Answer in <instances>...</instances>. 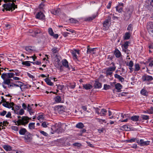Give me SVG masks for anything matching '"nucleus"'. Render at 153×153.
Wrapping results in <instances>:
<instances>
[{"label":"nucleus","mask_w":153,"mask_h":153,"mask_svg":"<svg viewBox=\"0 0 153 153\" xmlns=\"http://www.w3.org/2000/svg\"><path fill=\"white\" fill-rule=\"evenodd\" d=\"M48 32L49 34L51 36L53 35L54 33L52 29L51 28H49L48 29Z\"/></svg>","instance_id":"47"},{"label":"nucleus","mask_w":153,"mask_h":153,"mask_svg":"<svg viewBox=\"0 0 153 153\" xmlns=\"http://www.w3.org/2000/svg\"><path fill=\"white\" fill-rule=\"evenodd\" d=\"M7 112L5 111H3L1 112H0V115L1 116H4L6 114Z\"/></svg>","instance_id":"61"},{"label":"nucleus","mask_w":153,"mask_h":153,"mask_svg":"<svg viewBox=\"0 0 153 153\" xmlns=\"http://www.w3.org/2000/svg\"><path fill=\"white\" fill-rule=\"evenodd\" d=\"M1 78L3 79L4 80L5 79H8V74L7 73H3L2 74L1 76Z\"/></svg>","instance_id":"37"},{"label":"nucleus","mask_w":153,"mask_h":153,"mask_svg":"<svg viewBox=\"0 0 153 153\" xmlns=\"http://www.w3.org/2000/svg\"><path fill=\"white\" fill-rule=\"evenodd\" d=\"M83 87L86 90L90 89L92 88V85L89 84H83Z\"/></svg>","instance_id":"21"},{"label":"nucleus","mask_w":153,"mask_h":153,"mask_svg":"<svg viewBox=\"0 0 153 153\" xmlns=\"http://www.w3.org/2000/svg\"><path fill=\"white\" fill-rule=\"evenodd\" d=\"M11 129L15 131H17L18 130V127L16 126H13L11 127Z\"/></svg>","instance_id":"57"},{"label":"nucleus","mask_w":153,"mask_h":153,"mask_svg":"<svg viewBox=\"0 0 153 153\" xmlns=\"http://www.w3.org/2000/svg\"><path fill=\"white\" fill-rule=\"evenodd\" d=\"M95 112L97 113L98 114L100 115V109L99 108H95Z\"/></svg>","instance_id":"60"},{"label":"nucleus","mask_w":153,"mask_h":153,"mask_svg":"<svg viewBox=\"0 0 153 153\" xmlns=\"http://www.w3.org/2000/svg\"><path fill=\"white\" fill-rule=\"evenodd\" d=\"M8 78L13 77L14 76V74L13 73H7Z\"/></svg>","instance_id":"53"},{"label":"nucleus","mask_w":153,"mask_h":153,"mask_svg":"<svg viewBox=\"0 0 153 153\" xmlns=\"http://www.w3.org/2000/svg\"><path fill=\"white\" fill-rule=\"evenodd\" d=\"M57 108L58 110L60 111L62 110L63 111V109H64V108L63 106L62 105H58L57 106Z\"/></svg>","instance_id":"59"},{"label":"nucleus","mask_w":153,"mask_h":153,"mask_svg":"<svg viewBox=\"0 0 153 153\" xmlns=\"http://www.w3.org/2000/svg\"><path fill=\"white\" fill-rule=\"evenodd\" d=\"M48 123L46 122H44L42 123V126L44 128H46L47 127Z\"/></svg>","instance_id":"50"},{"label":"nucleus","mask_w":153,"mask_h":153,"mask_svg":"<svg viewBox=\"0 0 153 153\" xmlns=\"http://www.w3.org/2000/svg\"><path fill=\"white\" fill-rule=\"evenodd\" d=\"M114 76L115 78L118 79L121 82H123L124 80V79L123 77L117 74H114Z\"/></svg>","instance_id":"19"},{"label":"nucleus","mask_w":153,"mask_h":153,"mask_svg":"<svg viewBox=\"0 0 153 153\" xmlns=\"http://www.w3.org/2000/svg\"><path fill=\"white\" fill-rule=\"evenodd\" d=\"M105 130V128H101L98 129V132L100 134L102 133L103 132V131H104V130Z\"/></svg>","instance_id":"58"},{"label":"nucleus","mask_w":153,"mask_h":153,"mask_svg":"<svg viewBox=\"0 0 153 153\" xmlns=\"http://www.w3.org/2000/svg\"><path fill=\"white\" fill-rule=\"evenodd\" d=\"M115 88L119 92L121 91V89L122 88V85L120 83H117L115 85Z\"/></svg>","instance_id":"18"},{"label":"nucleus","mask_w":153,"mask_h":153,"mask_svg":"<svg viewBox=\"0 0 153 153\" xmlns=\"http://www.w3.org/2000/svg\"><path fill=\"white\" fill-rule=\"evenodd\" d=\"M62 63L63 65L67 68L69 70H70V68L68 65V62L66 59H64L62 61Z\"/></svg>","instance_id":"13"},{"label":"nucleus","mask_w":153,"mask_h":153,"mask_svg":"<svg viewBox=\"0 0 153 153\" xmlns=\"http://www.w3.org/2000/svg\"><path fill=\"white\" fill-rule=\"evenodd\" d=\"M30 63H34L33 62L29 61H25L22 62V64L23 65H24L26 66L29 67L30 65Z\"/></svg>","instance_id":"24"},{"label":"nucleus","mask_w":153,"mask_h":153,"mask_svg":"<svg viewBox=\"0 0 153 153\" xmlns=\"http://www.w3.org/2000/svg\"><path fill=\"white\" fill-rule=\"evenodd\" d=\"M141 118L143 120H147L149 119V116L144 114H142L141 116Z\"/></svg>","instance_id":"36"},{"label":"nucleus","mask_w":153,"mask_h":153,"mask_svg":"<svg viewBox=\"0 0 153 153\" xmlns=\"http://www.w3.org/2000/svg\"><path fill=\"white\" fill-rule=\"evenodd\" d=\"M148 114H152L153 113V107H151V108L148 110Z\"/></svg>","instance_id":"54"},{"label":"nucleus","mask_w":153,"mask_h":153,"mask_svg":"<svg viewBox=\"0 0 153 153\" xmlns=\"http://www.w3.org/2000/svg\"><path fill=\"white\" fill-rule=\"evenodd\" d=\"M130 43V42H126L124 43V44L122 45V47H123L125 49H127L128 46H129Z\"/></svg>","instance_id":"33"},{"label":"nucleus","mask_w":153,"mask_h":153,"mask_svg":"<svg viewBox=\"0 0 153 153\" xmlns=\"http://www.w3.org/2000/svg\"><path fill=\"white\" fill-rule=\"evenodd\" d=\"M68 86L71 88L74 89L75 87L76 83L74 82L72 83H70Z\"/></svg>","instance_id":"45"},{"label":"nucleus","mask_w":153,"mask_h":153,"mask_svg":"<svg viewBox=\"0 0 153 153\" xmlns=\"http://www.w3.org/2000/svg\"><path fill=\"white\" fill-rule=\"evenodd\" d=\"M96 120L98 122L101 124H102L103 123H106V120L104 119H102L98 118H96Z\"/></svg>","instance_id":"40"},{"label":"nucleus","mask_w":153,"mask_h":153,"mask_svg":"<svg viewBox=\"0 0 153 153\" xmlns=\"http://www.w3.org/2000/svg\"><path fill=\"white\" fill-rule=\"evenodd\" d=\"M56 85L57 86V89H58V90H62L63 88H64V86L63 85Z\"/></svg>","instance_id":"46"},{"label":"nucleus","mask_w":153,"mask_h":153,"mask_svg":"<svg viewBox=\"0 0 153 153\" xmlns=\"http://www.w3.org/2000/svg\"><path fill=\"white\" fill-rule=\"evenodd\" d=\"M69 21L71 23L75 24L77 23L78 22V21L77 20L72 18L70 19Z\"/></svg>","instance_id":"43"},{"label":"nucleus","mask_w":153,"mask_h":153,"mask_svg":"<svg viewBox=\"0 0 153 153\" xmlns=\"http://www.w3.org/2000/svg\"><path fill=\"white\" fill-rule=\"evenodd\" d=\"M76 127L78 128H82L84 127V126L82 123H79L76 125Z\"/></svg>","instance_id":"34"},{"label":"nucleus","mask_w":153,"mask_h":153,"mask_svg":"<svg viewBox=\"0 0 153 153\" xmlns=\"http://www.w3.org/2000/svg\"><path fill=\"white\" fill-rule=\"evenodd\" d=\"M129 115L128 114H121V117L123 118H127V117L129 118Z\"/></svg>","instance_id":"52"},{"label":"nucleus","mask_w":153,"mask_h":153,"mask_svg":"<svg viewBox=\"0 0 153 153\" xmlns=\"http://www.w3.org/2000/svg\"><path fill=\"white\" fill-rule=\"evenodd\" d=\"M140 93L141 94L145 96H147L148 94V93L146 90L143 88L141 90Z\"/></svg>","instance_id":"29"},{"label":"nucleus","mask_w":153,"mask_h":153,"mask_svg":"<svg viewBox=\"0 0 153 153\" xmlns=\"http://www.w3.org/2000/svg\"><path fill=\"white\" fill-rule=\"evenodd\" d=\"M16 82L18 83V84L16 83H12L9 85L8 87L10 88L11 87H19L21 89H22V87L23 85V83L20 81L17 82Z\"/></svg>","instance_id":"9"},{"label":"nucleus","mask_w":153,"mask_h":153,"mask_svg":"<svg viewBox=\"0 0 153 153\" xmlns=\"http://www.w3.org/2000/svg\"><path fill=\"white\" fill-rule=\"evenodd\" d=\"M10 82V79H7L4 80V82L5 84L8 85Z\"/></svg>","instance_id":"51"},{"label":"nucleus","mask_w":153,"mask_h":153,"mask_svg":"<svg viewBox=\"0 0 153 153\" xmlns=\"http://www.w3.org/2000/svg\"><path fill=\"white\" fill-rule=\"evenodd\" d=\"M60 11V10L59 8L55 10H54L52 11V13L55 15H57L59 13Z\"/></svg>","instance_id":"30"},{"label":"nucleus","mask_w":153,"mask_h":153,"mask_svg":"<svg viewBox=\"0 0 153 153\" xmlns=\"http://www.w3.org/2000/svg\"><path fill=\"white\" fill-rule=\"evenodd\" d=\"M71 53L73 56L74 59L75 60L76 59H77V56L76 53V51H74V50H71Z\"/></svg>","instance_id":"35"},{"label":"nucleus","mask_w":153,"mask_h":153,"mask_svg":"<svg viewBox=\"0 0 153 153\" xmlns=\"http://www.w3.org/2000/svg\"><path fill=\"white\" fill-rule=\"evenodd\" d=\"M97 15L96 14H94L91 16L85 19V20L86 21H91L94 19L97 16Z\"/></svg>","instance_id":"14"},{"label":"nucleus","mask_w":153,"mask_h":153,"mask_svg":"<svg viewBox=\"0 0 153 153\" xmlns=\"http://www.w3.org/2000/svg\"><path fill=\"white\" fill-rule=\"evenodd\" d=\"M35 125L34 123H30L28 125V127L30 129H33L35 128Z\"/></svg>","instance_id":"31"},{"label":"nucleus","mask_w":153,"mask_h":153,"mask_svg":"<svg viewBox=\"0 0 153 153\" xmlns=\"http://www.w3.org/2000/svg\"><path fill=\"white\" fill-rule=\"evenodd\" d=\"M111 87L110 85L105 84L104 86V89L105 90H107L109 89H110Z\"/></svg>","instance_id":"49"},{"label":"nucleus","mask_w":153,"mask_h":153,"mask_svg":"<svg viewBox=\"0 0 153 153\" xmlns=\"http://www.w3.org/2000/svg\"><path fill=\"white\" fill-rule=\"evenodd\" d=\"M132 25L131 24L129 25L127 27V30L129 31H131L132 30Z\"/></svg>","instance_id":"56"},{"label":"nucleus","mask_w":153,"mask_h":153,"mask_svg":"<svg viewBox=\"0 0 153 153\" xmlns=\"http://www.w3.org/2000/svg\"><path fill=\"white\" fill-rule=\"evenodd\" d=\"M27 132V131L24 128H21L19 131V133L21 135H25Z\"/></svg>","instance_id":"15"},{"label":"nucleus","mask_w":153,"mask_h":153,"mask_svg":"<svg viewBox=\"0 0 153 153\" xmlns=\"http://www.w3.org/2000/svg\"><path fill=\"white\" fill-rule=\"evenodd\" d=\"M114 54L116 57L117 58H119L121 55V53L120 51L118 49L115 50Z\"/></svg>","instance_id":"22"},{"label":"nucleus","mask_w":153,"mask_h":153,"mask_svg":"<svg viewBox=\"0 0 153 153\" xmlns=\"http://www.w3.org/2000/svg\"><path fill=\"white\" fill-rule=\"evenodd\" d=\"M45 81L46 82V83L49 85L52 86L53 85V83L51 82L50 79L48 78L45 79Z\"/></svg>","instance_id":"27"},{"label":"nucleus","mask_w":153,"mask_h":153,"mask_svg":"<svg viewBox=\"0 0 153 153\" xmlns=\"http://www.w3.org/2000/svg\"><path fill=\"white\" fill-rule=\"evenodd\" d=\"M59 50L58 48L55 47L53 48L51 50L54 53H57Z\"/></svg>","instance_id":"42"},{"label":"nucleus","mask_w":153,"mask_h":153,"mask_svg":"<svg viewBox=\"0 0 153 153\" xmlns=\"http://www.w3.org/2000/svg\"><path fill=\"white\" fill-rule=\"evenodd\" d=\"M107 111L104 108H102L100 111V115L101 116H105L106 115Z\"/></svg>","instance_id":"20"},{"label":"nucleus","mask_w":153,"mask_h":153,"mask_svg":"<svg viewBox=\"0 0 153 153\" xmlns=\"http://www.w3.org/2000/svg\"><path fill=\"white\" fill-rule=\"evenodd\" d=\"M139 144L141 146H147L149 145L150 141H144L143 139H140L139 141Z\"/></svg>","instance_id":"12"},{"label":"nucleus","mask_w":153,"mask_h":153,"mask_svg":"<svg viewBox=\"0 0 153 153\" xmlns=\"http://www.w3.org/2000/svg\"><path fill=\"white\" fill-rule=\"evenodd\" d=\"M13 74H14V76L16 75V76H19L20 75V73L19 72H17L16 71H18L17 70H15V71H13Z\"/></svg>","instance_id":"55"},{"label":"nucleus","mask_w":153,"mask_h":153,"mask_svg":"<svg viewBox=\"0 0 153 153\" xmlns=\"http://www.w3.org/2000/svg\"><path fill=\"white\" fill-rule=\"evenodd\" d=\"M54 100L56 103H59L61 102L62 99L60 97L57 96L54 98Z\"/></svg>","instance_id":"26"},{"label":"nucleus","mask_w":153,"mask_h":153,"mask_svg":"<svg viewBox=\"0 0 153 153\" xmlns=\"http://www.w3.org/2000/svg\"><path fill=\"white\" fill-rule=\"evenodd\" d=\"M24 140L26 142H30L32 141L33 135L29 132H27L24 137Z\"/></svg>","instance_id":"5"},{"label":"nucleus","mask_w":153,"mask_h":153,"mask_svg":"<svg viewBox=\"0 0 153 153\" xmlns=\"http://www.w3.org/2000/svg\"><path fill=\"white\" fill-rule=\"evenodd\" d=\"M18 118L19 119L17 121L18 126L21 125L25 126L28 123L29 120L31 119L30 118L25 116H22V117L18 116Z\"/></svg>","instance_id":"2"},{"label":"nucleus","mask_w":153,"mask_h":153,"mask_svg":"<svg viewBox=\"0 0 153 153\" xmlns=\"http://www.w3.org/2000/svg\"><path fill=\"white\" fill-rule=\"evenodd\" d=\"M135 68L134 71H137L140 70V66L139 64H136L134 65Z\"/></svg>","instance_id":"32"},{"label":"nucleus","mask_w":153,"mask_h":153,"mask_svg":"<svg viewBox=\"0 0 153 153\" xmlns=\"http://www.w3.org/2000/svg\"><path fill=\"white\" fill-rule=\"evenodd\" d=\"M111 64H112L113 66L109 67L106 69L105 72L107 75H111L112 74V72L116 69V67L114 65V63L112 62Z\"/></svg>","instance_id":"4"},{"label":"nucleus","mask_w":153,"mask_h":153,"mask_svg":"<svg viewBox=\"0 0 153 153\" xmlns=\"http://www.w3.org/2000/svg\"><path fill=\"white\" fill-rule=\"evenodd\" d=\"M95 48L90 49L88 48L87 51V53H92L93 54H94L95 53L94 52V50Z\"/></svg>","instance_id":"41"},{"label":"nucleus","mask_w":153,"mask_h":153,"mask_svg":"<svg viewBox=\"0 0 153 153\" xmlns=\"http://www.w3.org/2000/svg\"><path fill=\"white\" fill-rule=\"evenodd\" d=\"M42 33L41 30L39 29H37L35 30V34H38L39 33Z\"/></svg>","instance_id":"63"},{"label":"nucleus","mask_w":153,"mask_h":153,"mask_svg":"<svg viewBox=\"0 0 153 153\" xmlns=\"http://www.w3.org/2000/svg\"><path fill=\"white\" fill-rule=\"evenodd\" d=\"M40 132L42 134L45 136H47L48 135L47 133L44 131H40Z\"/></svg>","instance_id":"62"},{"label":"nucleus","mask_w":153,"mask_h":153,"mask_svg":"<svg viewBox=\"0 0 153 153\" xmlns=\"http://www.w3.org/2000/svg\"><path fill=\"white\" fill-rule=\"evenodd\" d=\"M117 11H118L119 13H121L123 11V7H120L119 6H117L116 7Z\"/></svg>","instance_id":"38"},{"label":"nucleus","mask_w":153,"mask_h":153,"mask_svg":"<svg viewBox=\"0 0 153 153\" xmlns=\"http://www.w3.org/2000/svg\"><path fill=\"white\" fill-rule=\"evenodd\" d=\"M43 115L42 114H41L38 117L37 119L39 121H42L44 119Z\"/></svg>","instance_id":"48"},{"label":"nucleus","mask_w":153,"mask_h":153,"mask_svg":"<svg viewBox=\"0 0 153 153\" xmlns=\"http://www.w3.org/2000/svg\"><path fill=\"white\" fill-rule=\"evenodd\" d=\"M139 116L138 115H134L132 116L130 119L133 121H137L139 120Z\"/></svg>","instance_id":"23"},{"label":"nucleus","mask_w":153,"mask_h":153,"mask_svg":"<svg viewBox=\"0 0 153 153\" xmlns=\"http://www.w3.org/2000/svg\"><path fill=\"white\" fill-rule=\"evenodd\" d=\"M14 112L15 113L17 114L22 115L24 114L25 111L23 109H21L19 111V112H18L17 111H16L15 110H14Z\"/></svg>","instance_id":"28"},{"label":"nucleus","mask_w":153,"mask_h":153,"mask_svg":"<svg viewBox=\"0 0 153 153\" xmlns=\"http://www.w3.org/2000/svg\"><path fill=\"white\" fill-rule=\"evenodd\" d=\"M45 16L42 12H38L36 15V18L40 20H43L45 19Z\"/></svg>","instance_id":"11"},{"label":"nucleus","mask_w":153,"mask_h":153,"mask_svg":"<svg viewBox=\"0 0 153 153\" xmlns=\"http://www.w3.org/2000/svg\"><path fill=\"white\" fill-rule=\"evenodd\" d=\"M15 0H4L5 2L10 1L11 2H10L7 4H4L3 5V8L2 11H4L5 10L6 11H11L13 10L15 8H17V5H16L14 3V2L16 1Z\"/></svg>","instance_id":"1"},{"label":"nucleus","mask_w":153,"mask_h":153,"mask_svg":"<svg viewBox=\"0 0 153 153\" xmlns=\"http://www.w3.org/2000/svg\"><path fill=\"white\" fill-rule=\"evenodd\" d=\"M32 48L30 46H27L25 47V50L28 52H30L32 51Z\"/></svg>","instance_id":"39"},{"label":"nucleus","mask_w":153,"mask_h":153,"mask_svg":"<svg viewBox=\"0 0 153 153\" xmlns=\"http://www.w3.org/2000/svg\"><path fill=\"white\" fill-rule=\"evenodd\" d=\"M111 18H108V19L105 20L103 23V29L105 30H108L109 28V23L110 22Z\"/></svg>","instance_id":"7"},{"label":"nucleus","mask_w":153,"mask_h":153,"mask_svg":"<svg viewBox=\"0 0 153 153\" xmlns=\"http://www.w3.org/2000/svg\"><path fill=\"white\" fill-rule=\"evenodd\" d=\"M126 65L129 66V67H132L133 66L134 63L132 61H130L129 62L126 63Z\"/></svg>","instance_id":"44"},{"label":"nucleus","mask_w":153,"mask_h":153,"mask_svg":"<svg viewBox=\"0 0 153 153\" xmlns=\"http://www.w3.org/2000/svg\"><path fill=\"white\" fill-rule=\"evenodd\" d=\"M2 147L7 151H10L12 150V148L8 145H4L2 146Z\"/></svg>","instance_id":"16"},{"label":"nucleus","mask_w":153,"mask_h":153,"mask_svg":"<svg viewBox=\"0 0 153 153\" xmlns=\"http://www.w3.org/2000/svg\"><path fill=\"white\" fill-rule=\"evenodd\" d=\"M147 28L150 33H153V23L151 22H148L147 24Z\"/></svg>","instance_id":"6"},{"label":"nucleus","mask_w":153,"mask_h":153,"mask_svg":"<svg viewBox=\"0 0 153 153\" xmlns=\"http://www.w3.org/2000/svg\"><path fill=\"white\" fill-rule=\"evenodd\" d=\"M2 105L4 106L9 108H12V109L13 110L14 109L13 108H12V106L14 105V104L13 102L9 103L8 102H6L3 103Z\"/></svg>","instance_id":"10"},{"label":"nucleus","mask_w":153,"mask_h":153,"mask_svg":"<svg viewBox=\"0 0 153 153\" xmlns=\"http://www.w3.org/2000/svg\"><path fill=\"white\" fill-rule=\"evenodd\" d=\"M37 104H36L35 105L33 104H28L27 106V111L29 112L30 114L31 115H33L35 113V109L37 106Z\"/></svg>","instance_id":"3"},{"label":"nucleus","mask_w":153,"mask_h":153,"mask_svg":"<svg viewBox=\"0 0 153 153\" xmlns=\"http://www.w3.org/2000/svg\"><path fill=\"white\" fill-rule=\"evenodd\" d=\"M95 88H100L101 87V84L97 81H95L94 84Z\"/></svg>","instance_id":"25"},{"label":"nucleus","mask_w":153,"mask_h":153,"mask_svg":"<svg viewBox=\"0 0 153 153\" xmlns=\"http://www.w3.org/2000/svg\"><path fill=\"white\" fill-rule=\"evenodd\" d=\"M142 79L143 81L150 82L153 80V77L149 75H144L142 76Z\"/></svg>","instance_id":"8"},{"label":"nucleus","mask_w":153,"mask_h":153,"mask_svg":"<svg viewBox=\"0 0 153 153\" xmlns=\"http://www.w3.org/2000/svg\"><path fill=\"white\" fill-rule=\"evenodd\" d=\"M150 6L152 7L150 10L152 11L153 10V0H152L150 2Z\"/></svg>","instance_id":"64"},{"label":"nucleus","mask_w":153,"mask_h":153,"mask_svg":"<svg viewBox=\"0 0 153 153\" xmlns=\"http://www.w3.org/2000/svg\"><path fill=\"white\" fill-rule=\"evenodd\" d=\"M131 35V33L130 32H126L125 35L123 36V39L125 40L129 39Z\"/></svg>","instance_id":"17"}]
</instances>
